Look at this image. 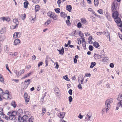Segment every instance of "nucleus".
<instances>
[{
	"mask_svg": "<svg viewBox=\"0 0 122 122\" xmlns=\"http://www.w3.org/2000/svg\"><path fill=\"white\" fill-rule=\"evenodd\" d=\"M7 115L9 116V118L11 120H14L17 117L16 111H10L7 113Z\"/></svg>",
	"mask_w": 122,
	"mask_h": 122,
	"instance_id": "1",
	"label": "nucleus"
},
{
	"mask_svg": "<svg viewBox=\"0 0 122 122\" xmlns=\"http://www.w3.org/2000/svg\"><path fill=\"white\" fill-rule=\"evenodd\" d=\"M121 0H115L112 5L111 9L112 12L115 11L119 8L118 2H119Z\"/></svg>",
	"mask_w": 122,
	"mask_h": 122,
	"instance_id": "2",
	"label": "nucleus"
},
{
	"mask_svg": "<svg viewBox=\"0 0 122 122\" xmlns=\"http://www.w3.org/2000/svg\"><path fill=\"white\" fill-rule=\"evenodd\" d=\"M113 102V99L112 98L108 99L105 102L106 111L107 112L109 109L110 107V104Z\"/></svg>",
	"mask_w": 122,
	"mask_h": 122,
	"instance_id": "3",
	"label": "nucleus"
},
{
	"mask_svg": "<svg viewBox=\"0 0 122 122\" xmlns=\"http://www.w3.org/2000/svg\"><path fill=\"white\" fill-rule=\"evenodd\" d=\"M117 99L120 101L117 104V106L122 108V92L118 95Z\"/></svg>",
	"mask_w": 122,
	"mask_h": 122,
	"instance_id": "4",
	"label": "nucleus"
},
{
	"mask_svg": "<svg viewBox=\"0 0 122 122\" xmlns=\"http://www.w3.org/2000/svg\"><path fill=\"white\" fill-rule=\"evenodd\" d=\"M9 92L6 90L5 92H4L2 97L4 99H8L9 98Z\"/></svg>",
	"mask_w": 122,
	"mask_h": 122,
	"instance_id": "5",
	"label": "nucleus"
},
{
	"mask_svg": "<svg viewBox=\"0 0 122 122\" xmlns=\"http://www.w3.org/2000/svg\"><path fill=\"white\" fill-rule=\"evenodd\" d=\"M0 20H3V21L5 20L8 22L10 20V18L7 17H3L0 18Z\"/></svg>",
	"mask_w": 122,
	"mask_h": 122,
	"instance_id": "6",
	"label": "nucleus"
},
{
	"mask_svg": "<svg viewBox=\"0 0 122 122\" xmlns=\"http://www.w3.org/2000/svg\"><path fill=\"white\" fill-rule=\"evenodd\" d=\"M13 21L14 23L16 24L14 26V28L13 29H14L17 28L19 24V22L18 20L16 19H14L13 20Z\"/></svg>",
	"mask_w": 122,
	"mask_h": 122,
	"instance_id": "7",
	"label": "nucleus"
},
{
	"mask_svg": "<svg viewBox=\"0 0 122 122\" xmlns=\"http://www.w3.org/2000/svg\"><path fill=\"white\" fill-rule=\"evenodd\" d=\"M119 15V13L117 11H116L114 13H113L112 16L114 18H116L118 17Z\"/></svg>",
	"mask_w": 122,
	"mask_h": 122,
	"instance_id": "8",
	"label": "nucleus"
},
{
	"mask_svg": "<svg viewBox=\"0 0 122 122\" xmlns=\"http://www.w3.org/2000/svg\"><path fill=\"white\" fill-rule=\"evenodd\" d=\"M66 113L64 112H61L58 114V117L61 118L63 119Z\"/></svg>",
	"mask_w": 122,
	"mask_h": 122,
	"instance_id": "9",
	"label": "nucleus"
},
{
	"mask_svg": "<svg viewBox=\"0 0 122 122\" xmlns=\"http://www.w3.org/2000/svg\"><path fill=\"white\" fill-rule=\"evenodd\" d=\"M18 121L20 122H26L25 120L24 119L23 117H21L20 116H18Z\"/></svg>",
	"mask_w": 122,
	"mask_h": 122,
	"instance_id": "10",
	"label": "nucleus"
},
{
	"mask_svg": "<svg viewBox=\"0 0 122 122\" xmlns=\"http://www.w3.org/2000/svg\"><path fill=\"white\" fill-rule=\"evenodd\" d=\"M28 94L26 93H25L24 94V97L25 101L26 102H29V99L28 97H27Z\"/></svg>",
	"mask_w": 122,
	"mask_h": 122,
	"instance_id": "11",
	"label": "nucleus"
},
{
	"mask_svg": "<svg viewBox=\"0 0 122 122\" xmlns=\"http://www.w3.org/2000/svg\"><path fill=\"white\" fill-rule=\"evenodd\" d=\"M17 114H18L19 115L18 116H20L22 115L23 114V112L22 110L21 109H19L16 112V115H17Z\"/></svg>",
	"mask_w": 122,
	"mask_h": 122,
	"instance_id": "12",
	"label": "nucleus"
},
{
	"mask_svg": "<svg viewBox=\"0 0 122 122\" xmlns=\"http://www.w3.org/2000/svg\"><path fill=\"white\" fill-rule=\"evenodd\" d=\"M93 45L96 48L98 49L100 48H99V47L100 45L98 42L96 41L94 42L93 43Z\"/></svg>",
	"mask_w": 122,
	"mask_h": 122,
	"instance_id": "13",
	"label": "nucleus"
},
{
	"mask_svg": "<svg viewBox=\"0 0 122 122\" xmlns=\"http://www.w3.org/2000/svg\"><path fill=\"white\" fill-rule=\"evenodd\" d=\"M20 41L19 39H16L14 41V45H16L20 43Z\"/></svg>",
	"mask_w": 122,
	"mask_h": 122,
	"instance_id": "14",
	"label": "nucleus"
},
{
	"mask_svg": "<svg viewBox=\"0 0 122 122\" xmlns=\"http://www.w3.org/2000/svg\"><path fill=\"white\" fill-rule=\"evenodd\" d=\"M66 10L69 12L71 11L72 9V7L70 5H67L66 6Z\"/></svg>",
	"mask_w": 122,
	"mask_h": 122,
	"instance_id": "15",
	"label": "nucleus"
},
{
	"mask_svg": "<svg viewBox=\"0 0 122 122\" xmlns=\"http://www.w3.org/2000/svg\"><path fill=\"white\" fill-rule=\"evenodd\" d=\"M115 21L116 22L117 24H120V22L121 21V19L120 18L118 17L116 18H114Z\"/></svg>",
	"mask_w": 122,
	"mask_h": 122,
	"instance_id": "16",
	"label": "nucleus"
},
{
	"mask_svg": "<svg viewBox=\"0 0 122 122\" xmlns=\"http://www.w3.org/2000/svg\"><path fill=\"white\" fill-rule=\"evenodd\" d=\"M87 116L88 118V119H87V120L88 121H91V120L90 119V118L92 117V113L91 112H88L87 113Z\"/></svg>",
	"mask_w": 122,
	"mask_h": 122,
	"instance_id": "17",
	"label": "nucleus"
},
{
	"mask_svg": "<svg viewBox=\"0 0 122 122\" xmlns=\"http://www.w3.org/2000/svg\"><path fill=\"white\" fill-rule=\"evenodd\" d=\"M31 75V72H30V73H27L21 79H24L29 77Z\"/></svg>",
	"mask_w": 122,
	"mask_h": 122,
	"instance_id": "18",
	"label": "nucleus"
},
{
	"mask_svg": "<svg viewBox=\"0 0 122 122\" xmlns=\"http://www.w3.org/2000/svg\"><path fill=\"white\" fill-rule=\"evenodd\" d=\"M57 50L59 52V53L61 55H63V54L64 51V49L63 47H62V48L60 50L58 49Z\"/></svg>",
	"mask_w": 122,
	"mask_h": 122,
	"instance_id": "19",
	"label": "nucleus"
},
{
	"mask_svg": "<svg viewBox=\"0 0 122 122\" xmlns=\"http://www.w3.org/2000/svg\"><path fill=\"white\" fill-rule=\"evenodd\" d=\"M81 22L83 24L85 25L87 24V22L85 19L84 18H81Z\"/></svg>",
	"mask_w": 122,
	"mask_h": 122,
	"instance_id": "20",
	"label": "nucleus"
},
{
	"mask_svg": "<svg viewBox=\"0 0 122 122\" xmlns=\"http://www.w3.org/2000/svg\"><path fill=\"white\" fill-rule=\"evenodd\" d=\"M94 58L96 60L99 59L101 57L100 56L97 54L94 55Z\"/></svg>",
	"mask_w": 122,
	"mask_h": 122,
	"instance_id": "21",
	"label": "nucleus"
},
{
	"mask_svg": "<svg viewBox=\"0 0 122 122\" xmlns=\"http://www.w3.org/2000/svg\"><path fill=\"white\" fill-rule=\"evenodd\" d=\"M60 15L62 17L65 18L66 17L67 15L66 14H65V12H61L60 13Z\"/></svg>",
	"mask_w": 122,
	"mask_h": 122,
	"instance_id": "22",
	"label": "nucleus"
},
{
	"mask_svg": "<svg viewBox=\"0 0 122 122\" xmlns=\"http://www.w3.org/2000/svg\"><path fill=\"white\" fill-rule=\"evenodd\" d=\"M29 4V2H28V1H26L24 2V7L26 9L27 8Z\"/></svg>",
	"mask_w": 122,
	"mask_h": 122,
	"instance_id": "23",
	"label": "nucleus"
},
{
	"mask_svg": "<svg viewBox=\"0 0 122 122\" xmlns=\"http://www.w3.org/2000/svg\"><path fill=\"white\" fill-rule=\"evenodd\" d=\"M54 14V13L52 12H48L47 14L48 16L52 18Z\"/></svg>",
	"mask_w": 122,
	"mask_h": 122,
	"instance_id": "24",
	"label": "nucleus"
},
{
	"mask_svg": "<svg viewBox=\"0 0 122 122\" xmlns=\"http://www.w3.org/2000/svg\"><path fill=\"white\" fill-rule=\"evenodd\" d=\"M5 38V37L3 34L2 35L0 36V41H3Z\"/></svg>",
	"mask_w": 122,
	"mask_h": 122,
	"instance_id": "25",
	"label": "nucleus"
},
{
	"mask_svg": "<svg viewBox=\"0 0 122 122\" xmlns=\"http://www.w3.org/2000/svg\"><path fill=\"white\" fill-rule=\"evenodd\" d=\"M11 105L14 108H15L16 106V103L14 101H12L11 102Z\"/></svg>",
	"mask_w": 122,
	"mask_h": 122,
	"instance_id": "26",
	"label": "nucleus"
},
{
	"mask_svg": "<svg viewBox=\"0 0 122 122\" xmlns=\"http://www.w3.org/2000/svg\"><path fill=\"white\" fill-rule=\"evenodd\" d=\"M24 114L28 117L30 116V112L28 111H25L24 112Z\"/></svg>",
	"mask_w": 122,
	"mask_h": 122,
	"instance_id": "27",
	"label": "nucleus"
},
{
	"mask_svg": "<svg viewBox=\"0 0 122 122\" xmlns=\"http://www.w3.org/2000/svg\"><path fill=\"white\" fill-rule=\"evenodd\" d=\"M9 49L7 45H6L4 47V50L5 51V52L7 53H8V51L9 50Z\"/></svg>",
	"mask_w": 122,
	"mask_h": 122,
	"instance_id": "28",
	"label": "nucleus"
},
{
	"mask_svg": "<svg viewBox=\"0 0 122 122\" xmlns=\"http://www.w3.org/2000/svg\"><path fill=\"white\" fill-rule=\"evenodd\" d=\"M78 56L77 55H76L75 56V58H74V62L75 63H77V59H78Z\"/></svg>",
	"mask_w": 122,
	"mask_h": 122,
	"instance_id": "29",
	"label": "nucleus"
},
{
	"mask_svg": "<svg viewBox=\"0 0 122 122\" xmlns=\"http://www.w3.org/2000/svg\"><path fill=\"white\" fill-rule=\"evenodd\" d=\"M50 59L49 57H48L47 56L46 57V60H45V62L46 63V66H47L48 65V59ZM50 59L51 60V59Z\"/></svg>",
	"mask_w": 122,
	"mask_h": 122,
	"instance_id": "30",
	"label": "nucleus"
},
{
	"mask_svg": "<svg viewBox=\"0 0 122 122\" xmlns=\"http://www.w3.org/2000/svg\"><path fill=\"white\" fill-rule=\"evenodd\" d=\"M20 33L19 32L15 33L13 35V37L15 38L17 37H19L20 36H18V35H19Z\"/></svg>",
	"mask_w": 122,
	"mask_h": 122,
	"instance_id": "31",
	"label": "nucleus"
},
{
	"mask_svg": "<svg viewBox=\"0 0 122 122\" xmlns=\"http://www.w3.org/2000/svg\"><path fill=\"white\" fill-rule=\"evenodd\" d=\"M6 32V29L5 28H2L0 30V32L1 34H3L5 32Z\"/></svg>",
	"mask_w": 122,
	"mask_h": 122,
	"instance_id": "32",
	"label": "nucleus"
},
{
	"mask_svg": "<svg viewBox=\"0 0 122 122\" xmlns=\"http://www.w3.org/2000/svg\"><path fill=\"white\" fill-rule=\"evenodd\" d=\"M40 9V7L39 5H36L35 7V10L36 12L38 11Z\"/></svg>",
	"mask_w": 122,
	"mask_h": 122,
	"instance_id": "33",
	"label": "nucleus"
},
{
	"mask_svg": "<svg viewBox=\"0 0 122 122\" xmlns=\"http://www.w3.org/2000/svg\"><path fill=\"white\" fill-rule=\"evenodd\" d=\"M106 36L108 38H110V35L108 31H106L105 32H104Z\"/></svg>",
	"mask_w": 122,
	"mask_h": 122,
	"instance_id": "34",
	"label": "nucleus"
},
{
	"mask_svg": "<svg viewBox=\"0 0 122 122\" xmlns=\"http://www.w3.org/2000/svg\"><path fill=\"white\" fill-rule=\"evenodd\" d=\"M28 121V122H34V119L33 117H31L29 119Z\"/></svg>",
	"mask_w": 122,
	"mask_h": 122,
	"instance_id": "35",
	"label": "nucleus"
},
{
	"mask_svg": "<svg viewBox=\"0 0 122 122\" xmlns=\"http://www.w3.org/2000/svg\"><path fill=\"white\" fill-rule=\"evenodd\" d=\"M108 60V58L107 57H103L102 61L103 62H107Z\"/></svg>",
	"mask_w": 122,
	"mask_h": 122,
	"instance_id": "36",
	"label": "nucleus"
},
{
	"mask_svg": "<svg viewBox=\"0 0 122 122\" xmlns=\"http://www.w3.org/2000/svg\"><path fill=\"white\" fill-rule=\"evenodd\" d=\"M96 63L95 62H92L91 63V65L90 66V67L92 68L96 65Z\"/></svg>",
	"mask_w": 122,
	"mask_h": 122,
	"instance_id": "37",
	"label": "nucleus"
},
{
	"mask_svg": "<svg viewBox=\"0 0 122 122\" xmlns=\"http://www.w3.org/2000/svg\"><path fill=\"white\" fill-rule=\"evenodd\" d=\"M94 3L95 6H97L99 4L98 0H94Z\"/></svg>",
	"mask_w": 122,
	"mask_h": 122,
	"instance_id": "38",
	"label": "nucleus"
},
{
	"mask_svg": "<svg viewBox=\"0 0 122 122\" xmlns=\"http://www.w3.org/2000/svg\"><path fill=\"white\" fill-rule=\"evenodd\" d=\"M51 20L49 19L45 23V25H49L50 23H51Z\"/></svg>",
	"mask_w": 122,
	"mask_h": 122,
	"instance_id": "39",
	"label": "nucleus"
},
{
	"mask_svg": "<svg viewBox=\"0 0 122 122\" xmlns=\"http://www.w3.org/2000/svg\"><path fill=\"white\" fill-rule=\"evenodd\" d=\"M0 81L2 82H4V78L3 76L0 74Z\"/></svg>",
	"mask_w": 122,
	"mask_h": 122,
	"instance_id": "40",
	"label": "nucleus"
},
{
	"mask_svg": "<svg viewBox=\"0 0 122 122\" xmlns=\"http://www.w3.org/2000/svg\"><path fill=\"white\" fill-rule=\"evenodd\" d=\"M46 109L45 108H43L42 110V113L41 114L42 116L46 112Z\"/></svg>",
	"mask_w": 122,
	"mask_h": 122,
	"instance_id": "41",
	"label": "nucleus"
},
{
	"mask_svg": "<svg viewBox=\"0 0 122 122\" xmlns=\"http://www.w3.org/2000/svg\"><path fill=\"white\" fill-rule=\"evenodd\" d=\"M17 77H19L20 76V73L19 71L17 70H15L14 71Z\"/></svg>",
	"mask_w": 122,
	"mask_h": 122,
	"instance_id": "42",
	"label": "nucleus"
},
{
	"mask_svg": "<svg viewBox=\"0 0 122 122\" xmlns=\"http://www.w3.org/2000/svg\"><path fill=\"white\" fill-rule=\"evenodd\" d=\"M97 12L100 14L102 15L103 13V10L101 9H99L97 10Z\"/></svg>",
	"mask_w": 122,
	"mask_h": 122,
	"instance_id": "43",
	"label": "nucleus"
},
{
	"mask_svg": "<svg viewBox=\"0 0 122 122\" xmlns=\"http://www.w3.org/2000/svg\"><path fill=\"white\" fill-rule=\"evenodd\" d=\"M54 20H56L57 18V16L54 13V15H53L52 18Z\"/></svg>",
	"mask_w": 122,
	"mask_h": 122,
	"instance_id": "44",
	"label": "nucleus"
},
{
	"mask_svg": "<svg viewBox=\"0 0 122 122\" xmlns=\"http://www.w3.org/2000/svg\"><path fill=\"white\" fill-rule=\"evenodd\" d=\"M55 10L56 12L57 13H59L60 12V9L59 8L55 9Z\"/></svg>",
	"mask_w": 122,
	"mask_h": 122,
	"instance_id": "45",
	"label": "nucleus"
},
{
	"mask_svg": "<svg viewBox=\"0 0 122 122\" xmlns=\"http://www.w3.org/2000/svg\"><path fill=\"white\" fill-rule=\"evenodd\" d=\"M26 15L25 14L21 15V19L23 20H24L25 18Z\"/></svg>",
	"mask_w": 122,
	"mask_h": 122,
	"instance_id": "46",
	"label": "nucleus"
},
{
	"mask_svg": "<svg viewBox=\"0 0 122 122\" xmlns=\"http://www.w3.org/2000/svg\"><path fill=\"white\" fill-rule=\"evenodd\" d=\"M81 38H77V40L78 41V44L79 45H80L81 44Z\"/></svg>",
	"mask_w": 122,
	"mask_h": 122,
	"instance_id": "47",
	"label": "nucleus"
},
{
	"mask_svg": "<svg viewBox=\"0 0 122 122\" xmlns=\"http://www.w3.org/2000/svg\"><path fill=\"white\" fill-rule=\"evenodd\" d=\"M89 48L90 51H92L93 49V47L92 45H90L89 47Z\"/></svg>",
	"mask_w": 122,
	"mask_h": 122,
	"instance_id": "48",
	"label": "nucleus"
},
{
	"mask_svg": "<svg viewBox=\"0 0 122 122\" xmlns=\"http://www.w3.org/2000/svg\"><path fill=\"white\" fill-rule=\"evenodd\" d=\"M79 84L78 85V87L79 89L82 90V87L81 85V84H80V82H79Z\"/></svg>",
	"mask_w": 122,
	"mask_h": 122,
	"instance_id": "49",
	"label": "nucleus"
},
{
	"mask_svg": "<svg viewBox=\"0 0 122 122\" xmlns=\"http://www.w3.org/2000/svg\"><path fill=\"white\" fill-rule=\"evenodd\" d=\"M66 22L67 25L69 26L70 25L71 23L69 20H66Z\"/></svg>",
	"mask_w": 122,
	"mask_h": 122,
	"instance_id": "50",
	"label": "nucleus"
},
{
	"mask_svg": "<svg viewBox=\"0 0 122 122\" xmlns=\"http://www.w3.org/2000/svg\"><path fill=\"white\" fill-rule=\"evenodd\" d=\"M69 101L70 102H71L72 101V98L71 96H70L68 97Z\"/></svg>",
	"mask_w": 122,
	"mask_h": 122,
	"instance_id": "51",
	"label": "nucleus"
},
{
	"mask_svg": "<svg viewBox=\"0 0 122 122\" xmlns=\"http://www.w3.org/2000/svg\"><path fill=\"white\" fill-rule=\"evenodd\" d=\"M82 25L80 22H79L77 24V27L78 28H80L81 27Z\"/></svg>",
	"mask_w": 122,
	"mask_h": 122,
	"instance_id": "52",
	"label": "nucleus"
},
{
	"mask_svg": "<svg viewBox=\"0 0 122 122\" xmlns=\"http://www.w3.org/2000/svg\"><path fill=\"white\" fill-rule=\"evenodd\" d=\"M23 117L24 118V120H25V122H26V120L28 119L29 117L26 116L25 115H24L23 116Z\"/></svg>",
	"mask_w": 122,
	"mask_h": 122,
	"instance_id": "53",
	"label": "nucleus"
},
{
	"mask_svg": "<svg viewBox=\"0 0 122 122\" xmlns=\"http://www.w3.org/2000/svg\"><path fill=\"white\" fill-rule=\"evenodd\" d=\"M64 78L65 79L68 81H70L69 79L68 78V77L67 76V75H66L65 76V77H64Z\"/></svg>",
	"mask_w": 122,
	"mask_h": 122,
	"instance_id": "54",
	"label": "nucleus"
},
{
	"mask_svg": "<svg viewBox=\"0 0 122 122\" xmlns=\"http://www.w3.org/2000/svg\"><path fill=\"white\" fill-rule=\"evenodd\" d=\"M106 17L107 18L109 21H111L112 20V18L110 16L108 15L106 16Z\"/></svg>",
	"mask_w": 122,
	"mask_h": 122,
	"instance_id": "55",
	"label": "nucleus"
},
{
	"mask_svg": "<svg viewBox=\"0 0 122 122\" xmlns=\"http://www.w3.org/2000/svg\"><path fill=\"white\" fill-rule=\"evenodd\" d=\"M69 94L70 95H71L72 94V91L71 89H70L68 91Z\"/></svg>",
	"mask_w": 122,
	"mask_h": 122,
	"instance_id": "56",
	"label": "nucleus"
},
{
	"mask_svg": "<svg viewBox=\"0 0 122 122\" xmlns=\"http://www.w3.org/2000/svg\"><path fill=\"white\" fill-rule=\"evenodd\" d=\"M20 76L21 74L24 73L25 71L24 69H23L22 70H20Z\"/></svg>",
	"mask_w": 122,
	"mask_h": 122,
	"instance_id": "57",
	"label": "nucleus"
},
{
	"mask_svg": "<svg viewBox=\"0 0 122 122\" xmlns=\"http://www.w3.org/2000/svg\"><path fill=\"white\" fill-rule=\"evenodd\" d=\"M79 35L81 37V38H83L84 36V35L81 32V31H80L79 32Z\"/></svg>",
	"mask_w": 122,
	"mask_h": 122,
	"instance_id": "58",
	"label": "nucleus"
},
{
	"mask_svg": "<svg viewBox=\"0 0 122 122\" xmlns=\"http://www.w3.org/2000/svg\"><path fill=\"white\" fill-rule=\"evenodd\" d=\"M4 93V92H3L2 89L0 88V95H2V96Z\"/></svg>",
	"mask_w": 122,
	"mask_h": 122,
	"instance_id": "59",
	"label": "nucleus"
},
{
	"mask_svg": "<svg viewBox=\"0 0 122 122\" xmlns=\"http://www.w3.org/2000/svg\"><path fill=\"white\" fill-rule=\"evenodd\" d=\"M25 82H28V84H27V85H28L29 84H30V79H28L27 81H25Z\"/></svg>",
	"mask_w": 122,
	"mask_h": 122,
	"instance_id": "60",
	"label": "nucleus"
},
{
	"mask_svg": "<svg viewBox=\"0 0 122 122\" xmlns=\"http://www.w3.org/2000/svg\"><path fill=\"white\" fill-rule=\"evenodd\" d=\"M43 63L41 62H39L38 65V66L39 67L41 66L42 65Z\"/></svg>",
	"mask_w": 122,
	"mask_h": 122,
	"instance_id": "61",
	"label": "nucleus"
},
{
	"mask_svg": "<svg viewBox=\"0 0 122 122\" xmlns=\"http://www.w3.org/2000/svg\"><path fill=\"white\" fill-rule=\"evenodd\" d=\"M117 25L119 27H121L122 26V21H121L120 22V24H118Z\"/></svg>",
	"mask_w": 122,
	"mask_h": 122,
	"instance_id": "62",
	"label": "nucleus"
},
{
	"mask_svg": "<svg viewBox=\"0 0 122 122\" xmlns=\"http://www.w3.org/2000/svg\"><path fill=\"white\" fill-rule=\"evenodd\" d=\"M8 54L11 57H13L14 56L13 53L12 52H9L8 53Z\"/></svg>",
	"mask_w": 122,
	"mask_h": 122,
	"instance_id": "63",
	"label": "nucleus"
},
{
	"mask_svg": "<svg viewBox=\"0 0 122 122\" xmlns=\"http://www.w3.org/2000/svg\"><path fill=\"white\" fill-rule=\"evenodd\" d=\"M105 110H106V107H105V108H103L102 109V115H103L104 114Z\"/></svg>",
	"mask_w": 122,
	"mask_h": 122,
	"instance_id": "64",
	"label": "nucleus"
}]
</instances>
